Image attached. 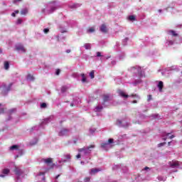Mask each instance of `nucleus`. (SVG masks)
Wrapping results in <instances>:
<instances>
[{
    "label": "nucleus",
    "mask_w": 182,
    "mask_h": 182,
    "mask_svg": "<svg viewBox=\"0 0 182 182\" xmlns=\"http://www.w3.org/2000/svg\"><path fill=\"white\" fill-rule=\"evenodd\" d=\"M59 8H62L60 5H58L55 1L48 4V9L46 10V14L49 15L50 14H53L56 9H59Z\"/></svg>",
    "instance_id": "f257e3e1"
},
{
    "label": "nucleus",
    "mask_w": 182,
    "mask_h": 182,
    "mask_svg": "<svg viewBox=\"0 0 182 182\" xmlns=\"http://www.w3.org/2000/svg\"><path fill=\"white\" fill-rule=\"evenodd\" d=\"M114 141V139H109L107 142H103L101 144V149H103V150H105L107 151L109 149H112L113 147L112 143Z\"/></svg>",
    "instance_id": "f03ea898"
},
{
    "label": "nucleus",
    "mask_w": 182,
    "mask_h": 182,
    "mask_svg": "<svg viewBox=\"0 0 182 182\" xmlns=\"http://www.w3.org/2000/svg\"><path fill=\"white\" fill-rule=\"evenodd\" d=\"M92 149H95V145H90V146H85L82 149H79V153H82L83 156L90 154L92 153Z\"/></svg>",
    "instance_id": "7ed1b4c3"
},
{
    "label": "nucleus",
    "mask_w": 182,
    "mask_h": 182,
    "mask_svg": "<svg viewBox=\"0 0 182 182\" xmlns=\"http://www.w3.org/2000/svg\"><path fill=\"white\" fill-rule=\"evenodd\" d=\"M13 83H10L8 86H6V83H3L1 86L2 89V95L3 96H6L8 95V92L11 91V87H12Z\"/></svg>",
    "instance_id": "20e7f679"
},
{
    "label": "nucleus",
    "mask_w": 182,
    "mask_h": 182,
    "mask_svg": "<svg viewBox=\"0 0 182 182\" xmlns=\"http://www.w3.org/2000/svg\"><path fill=\"white\" fill-rule=\"evenodd\" d=\"M14 173L16 176V179L19 180V178H21V176H23L25 172L23 171V170H22V168H21V167L15 166Z\"/></svg>",
    "instance_id": "39448f33"
},
{
    "label": "nucleus",
    "mask_w": 182,
    "mask_h": 182,
    "mask_svg": "<svg viewBox=\"0 0 182 182\" xmlns=\"http://www.w3.org/2000/svg\"><path fill=\"white\" fill-rule=\"evenodd\" d=\"M131 70L134 73H137L139 77H143V76H144V73L141 70V68L139 66L132 67Z\"/></svg>",
    "instance_id": "423d86ee"
},
{
    "label": "nucleus",
    "mask_w": 182,
    "mask_h": 182,
    "mask_svg": "<svg viewBox=\"0 0 182 182\" xmlns=\"http://www.w3.org/2000/svg\"><path fill=\"white\" fill-rule=\"evenodd\" d=\"M170 167H171V168H182L180 166H181L182 163L179 162L178 161H169L168 163Z\"/></svg>",
    "instance_id": "0eeeda50"
},
{
    "label": "nucleus",
    "mask_w": 182,
    "mask_h": 182,
    "mask_svg": "<svg viewBox=\"0 0 182 182\" xmlns=\"http://www.w3.org/2000/svg\"><path fill=\"white\" fill-rule=\"evenodd\" d=\"M116 124L119 127H127L129 126V122H127L126 119H117Z\"/></svg>",
    "instance_id": "6e6552de"
},
{
    "label": "nucleus",
    "mask_w": 182,
    "mask_h": 182,
    "mask_svg": "<svg viewBox=\"0 0 182 182\" xmlns=\"http://www.w3.org/2000/svg\"><path fill=\"white\" fill-rule=\"evenodd\" d=\"M15 49L20 53H25V52H26V49H25V47H23V45L22 44H16L15 46Z\"/></svg>",
    "instance_id": "1a4fd4ad"
},
{
    "label": "nucleus",
    "mask_w": 182,
    "mask_h": 182,
    "mask_svg": "<svg viewBox=\"0 0 182 182\" xmlns=\"http://www.w3.org/2000/svg\"><path fill=\"white\" fill-rule=\"evenodd\" d=\"M117 93L119 95V96H120V97H122V99H127L129 97H130V95H127V93H126V92L119 89L117 90Z\"/></svg>",
    "instance_id": "9d476101"
},
{
    "label": "nucleus",
    "mask_w": 182,
    "mask_h": 182,
    "mask_svg": "<svg viewBox=\"0 0 182 182\" xmlns=\"http://www.w3.org/2000/svg\"><path fill=\"white\" fill-rule=\"evenodd\" d=\"M80 76H81L82 79L81 81L82 83H87V79L86 78V75L84 73H82L80 75L77 74V73H75L73 74V77H79Z\"/></svg>",
    "instance_id": "9b49d317"
},
{
    "label": "nucleus",
    "mask_w": 182,
    "mask_h": 182,
    "mask_svg": "<svg viewBox=\"0 0 182 182\" xmlns=\"http://www.w3.org/2000/svg\"><path fill=\"white\" fill-rule=\"evenodd\" d=\"M70 132L68 129L63 128L58 133V136H68Z\"/></svg>",
    "instance_id": "f8f14e48"
},
{
    "label": "nucleus",
    "mask_w": 182,
    "mask_h": 182,
    "mask_svg": "<svg viewBox=\"0 0 182 182\" xmlns=\"http://www.w3.org/2000/svg\"><path fill=\"white\" fill-rule=\"evenodd\" d=\"M64 159H61V161H59L58 163L60 164V163H68L71 159L70 154H65L63 155Z\"/></svg>",
    "instance_id": "ddd939ff"
},
{
    "label": "nucleus",
    "mask_w": 182,
    "mask_h": 182,
    "mask_svg": "<svg viewBox=\"0 0 182 182\" xmlns=\"http://www.w3.org/2000/svg\"><path fill=\"white\" fill-rule=\"evenodd\" d=\"M52 119H53V117H49L48 118L43 119L40 124V127L44 126V124H48V123H50V122H52Z\"/></svg>",
    "instance_id": "4468645a"
},
{
    "label": "nucleus",
    "mask_w": 182,
    "mask_h": 182,
    "mask_svg": "<svg viewBox=\"0 0 182 182\" xmlns=\"http://www.w3.org/2000/svg\"><path fill=\"white\" fill-rule=\"evenodd\" d=\"M99 171H102V168H91L90 171V174L92 176V175L97 174V173H99Z\"/></svg>",
    "instance_id": "2eb2a0df"
},
{
    "label": "nucleus",
    "mask_w": 182,
    "mask_h": 182,
    "mask_svg": "<svg viewBox=\"0 0 182 182\" xmlns=\"http://www.w3.org/2000/svg\"><path fill=\"white\" fill-rule=\"evenodd\" d=\"M69 8H70L71 9H77V8H80V6H82V4H77V3H75V4H69Z\"/></svg>",
    "instance_id": "dca6fc26"
},
{
    "label": "nucleus",
    "mask_w": 182,
    "mask_h": 182,
    "mask_svg": "<svg viewBox=\"0 0 182 182\" xmlns=\"http://www.w3.org/2000/svg\"><path fill=\"white\" fill-rule=\"evenodd\" d=\"M100 31H101L102 33H107V27L105 24H102L100 28Z\"/></svg>",
    "instance_id": "f3484780"
},
{
    "label": "nucleus",
    "mask_w": 182,
    "mask_h": 182,
    "mask_svg": "<svg viewBox=\"0 0 182 182\" xmlns=\"http://www.w3.org/2000/svg\"><path fill=\"white\" fill-rule=\"evenodd\" d=\"M157 87L159 88V92H163V87H164V85L163 83V81H159Z\"/></svg>",
    "instance_id": "a211bd4d"
},
{
    "label": "nucleus",
    "mask_w": 182,
    "mask_h": 182,
    "mask_svg": "<svg viewBox=\"0 0 182 182\" xmlns=\"http://www.w3.org/2000/svg\"><path fill=\"white\" fill-rule=\"evenodd\" d=\"M167 33L171 35L172 36H178V33H176L173 30H168Z\"/></svg>",
    "instance_id": "6ab92c4d"
},
{
    "label": "nucleus",
    "mask_w": 182,
    "mask_h": 182,
    "mask_svg": "<svg viewBox=\"0 0 182 182\" xmlns=\"http://www.w3.org/2000/svg\"><path fill=\"white\" fill-rule=\"evenodd\" d=\"M170 134H171V133H164L162 134V138L163 140H164L165 141L167 140V137H168V136H170Z\"/></svg>",
    "instance_id": "aec40b11"
},
{
    "label": "nucleus",
    "mask_w": 182,
    "mask_h": 182,
    "mask_svg": "<svg viewBox=\"0 0 182 182\" xmlns=\"http://www.w3.org/2000/svg\"><path fill=\"white\" fill-rule=\"evenodd\" d=\"M129 97H134V99H137L138 100H140V96L136 94H132L129 95Z\"/></svg>",
    "instance_id": "412c9836"
},
{
    "label": "nucleus",
    "mask_w": 182,
    "mask_h": 182,
    "mask_svg": "<svg viewBox=\"0 0 182 182\" xmlns=\"http://www.w3.org/2000/svg\"><path fill=\"white\" fill-rule=\"evenodd\" d=\"M166 43L168 46H171L174 45V41H173L171 40H166Z\"/></svg>",
    "instance_id": "4be33fe9"
},
{
    "label": "nucleus",
    "mask_w": 182,
    "mask_h": 182,
    "mask_svg": "<svg viewBox=\"0 0 182 182\" xmlns=\"http://www.w3.org/2000/svg\"><path fill=\"white\" fill-rule=\"evenodd\" d=\"M128 19H129V21L134 22V21H136V16H134V15L129 16Z\"/></svg>",
    "instance_id": "5701e85b"
},
{
    "label": "nucleus",
    "mask_w": 182,
    "mask_h": 182,
    "mask_svg": "<svg viewBox=\"0 0 182 182\" xmlns=\"http://www.w3.org/2000/svg\"><path fill=\"white\" fill-rule=\"evenodd\" d=\"M68 89H69V87L66 86H63L61 87V93H66V92H68Z\"/></svg>",
    "instance_id": "b1692460"
},
{
    "label": "nucleus",
    "mask_w": 182,
    "mask_h": 182,
    "mask_svg": "<svg viewBox=\"0 0 182 182\" xmlns=\"http://www.w3.org/2000/svg\"><path fill=\"white\" fill-rule=\"evenodd\" d=\"M43 161H44V163H46V164H50L52 163V159L48 158L46 159H43Z\"/></svg>",
    "instance_id": "393cba45"
},
{
    "label": "nucleus",
    "mask_w": 182,
    "mask_h": 182,
    "mask_svg": "<svg viewBox=\"0 0 182 182\" xmlns=\"http://www.w3.org/2000/svg\"><path fill=\"white\" fill-rule=\"evenodd\" d=\"M27 80H29L30 82H33V80H35V77H33L31 75H28Z\"/></svg>",
    "instance_id": "a878e982"
},
{
    "label": "nucleus",
    "mask_w": 182,
    "mask_h": 182,
    "mask_svg": "<svg viewBox=\"0 0 182 182\" xmlns=\"http://www.w3.org/2000/svg\"><path fill=\"white\" fill-rule=\"evenodd\" d=\"M38 143V139L35 138L33 141L30 142L31 146H35Z\"/></svg>",
    "instance_id": "bb28decb"
},
{
    "label": "nucleus",
    "mask_w": 182,
    "mask_h": 182,
    "mask_svg": "<svg viewBox=\"0 0 182 182\" xmlns=\"http://www.w3.org/2000/svg\"><path fill=\"white\" fill-rule=\"evenodd\" d=\"M28 9H23L21 11V15H26V14H28Z\"/></svg>",
    "instance_id": "cd10ccee"
},
{
    "label": "nucleus",
    "mask_w": 182,
    "mask_h": 182,
    "mask_svg": "<svg viewBox=\"0 0 182 182\" xmlns=\"http://www.w3.org/2000/svg\"><path fill=\"white\" fill-rule=\"evenodd\" d=\"M4 69L6 70H8V69H9V62L8 61L4 62Z\"/></svg>",
    "instance_id": "c85d7f7f"
},
{
    "label": "nucleus",
    "mask_w": 182,
    "mask_h": 182,
    "mask_svg": "<svg viewBox=\"0 0 182 182\" xmlns=\"http://www.w3.org/2000/svg\"><path fill=\"white\" fill-rule=\"evenodd\" d=\"M84 48L87 50H90L92 49V46H90V43H85L84 45Z\"/></svg>",
    "instance_id": "c756f323"
},
{
    "label": "nucleus",
    "mask_w": 182,
    "mask_h": 182,
    "mask_svg": "<svg viewBox=\"0 0 182 182\" xmlns=\"http://www.w3.org/2000/svg\"><path fill=\"white\" fill-rule=\"evenodd\" d=\"M18 155L16 156V159H18V157H19L20 156H22V154H23V150H18Z\"/></svg>",
    "instance_id": "7c9ffc66"
},
{
    "label": "nucleus",
    "mask_w": 182,
    "mask_h": 182,
    "mask_svg": "<svg viewBox=\"0 0 182 182\" xmlns=\"http://www.w3.org/2000/svg\"><path fill=\"white\" fill-rule=\"evenodd\" d=\"M97 58H101L100 60H103V55H102V53L97 52Z\"/></svg>",
    "instance_id": "2f4dec72"
},
{
    "label": "nucleus",
    "mask_w": 182,
    "mask_h": 182,
    "mask_svg": "<svg viewBox=\"0 0 182 182\" xmlns=\"http://www.w3.org/2000/svg\"><path fill=\"white\" fill-rule=\"evenodd\" d=\"M149 117H151L152 119H158L159 118V114H152L149 116Z\"/></svg>",
    "instance_id": "473e14b6"
},
{
    "label": "nucleus",
    "mask_w": 182,
    "mask_h": 182,
    "mask_svg": "<svg viewBox=\"0 0 182 182\" xmlns=\"http://www.w3.org/2000/svg\"><path fill=\"white\" fill-rule=\"evenodd\" d=\"M2 173H3V174H5L6 176H8V174H9V169L5 168V169L3 170Z\"/></svg>",
    "instance_id": "72a5a7b5"
},
{
    "label": "nucleus",
    "mask_w": 182,
    "mask_h": 182,
    "mask_svg": "<svg viewBox=\"0 0 182 182\" xmlns=\"http://www.w3.org/2000/svg\"><path fill=\"white\" fill-rule=\"evenodd\" d=\"M102 109H103L102 106H97L95 108V112H101Z\"/></svg>",
    "instance_id": "f704fd0d"
},
{
    "label": "nucleus",
    "mask_w": 182,
    "mask_h": 182,
    "mask_svg": "<svg viewBox=\"0 0 182 182\" xmlns=\"http://www.w3.org/2000/svg\"><path fill=\"white\" fill-rule=\"evenodd\" d=\"M19 146L18 145H13L10 147V150H18Z\"/></svg>",
    "instance_id": "c9c22d12"
},
{
    "label": "nucleus",
    "mask_w": 182,
    "mask_h": 182,
    "mask_svg": "<svg viewBox=\"0 0 182 182\" xmlns=\"http://www.w3.org/2000/svg\"><path fill=\"white\" fill-rule=\"evenodd\" d=\"M109 95H104L103 100L104 102H109Z\"/></svg>",
    "instance_id": "e433bc0d"
},
{
    "label": "nucleus",
    "mask_w": 182,
    "mask_h": 182,
    "mask_svg": "<svg viewBox=\"0 0 182 182\" xmlns=\"http://www.w3.org/2000/svg\"><path fill=\"white\" fill-rule=\"evenodd\" d=\"M90 76L91 79H95V70H92L90 73Z\"/></svg>",
    "instance_id": "4c0bfd02"
},
{
    "label": "nucleus",
    "mask_w": 182,
    "mask_h": 182,
    "mask_svg": "<svg viewBox=\"0 0 182 182\" xmlns=\"http://www.w3.org/2000/svg\"><path fill=\"white\" fill-rule=\"evenodd\" d=\"M87 33H93L95 32V28H90L87 31Z\"/></svg>",
    "instance_id": "58836bf2"
},
{
    "label": "nucleus",
    "mask_w": 182,
    "mask_h": 182,
    "mask_svg": "<svg viewBox=\"0 0 182 182\" xmlns=\"http://www.w3.org/2000/svg\"><path fill=\"white\" fill-rule=\"evenodd\" d=\"M41 109H46V107H47L46 103H45V102L41 103Z\"/></svg>",
    "instance_id": "ea45409f"
},
{
    "label": "nucleus",
    "mask_w": 182,
    "mask_h": 182,
    "mask_svg": "<svg viewBox=\"0 0 182 182\" xmlns=\"http://www.w3.org/2000/svg\"><path fill=\"white\" fill-rule=\"evenodd\" d=\"M15 112H16V108H13V109L9 110V114H12V113H15Z\"/></svg>",
    "instance_id": "a19ab883"
},
{
    "label": "nucleus",
    "mask_w": 182,
    "mask_h": 182,
    "mask_svg": "<svg viewBox=\"0 0 182 182\" xmlns=\"http://www.w3.org/2000/svg\"><path fill=\"white\" fill-rule=\"evenodd\" d=\"M21 23H22V19L18 18V20L16 21V24L17 25H21Z\"/></svg>",
    "instance_id": "79ce46f5"
},
{
    "label": "nucleus",
    "mask_w": 182,
    "mask_h": 182,
    "mask_svg": "<svg viewBox=\"0 0 182 182\" xmlns=\"http://www.w3.org/2000/svg\"><path fill=\"white\" fill-rule=\"evenodd\" d=\"M163 146H166V142L160 143L158 144V147H163Z\"/></svg>",
    "instance_id": "37998d69"
},
{
    "label": "nucleus",
    "mask_w": 182,
    "mask_h": 182,
    "mask_svg": "<svg viewBox=\"0 0 182 182\" xmlns=\"http://www.w3.org/2000/svg\"><path fill=\"white\" fill-rule=\"evenodd\" d=\"M96 132V129H90V133H91V134H93V133H95Z\"/></svg>",
    "instance_id": "c03bdc74"
},
{
    "label": "nucleus",
    "mask_w": 182,
    "mask_h": 182,
    "mask_svg": "<svg viewBox=\"0 0 182 182\" xmlns=\"http://www.w3.org/2000/svg\"><path fill=\"white\" fill-rule=\"evenodd\" d=\"M43 32L44 33H49V28H44Z\"/></svg>",
    "instance_id": "a18cd8bd"
},
{
    "label": "nucleus",
    "mask_w": 182,
    "mask_h": 182,
    "mask_svg": "<svg viewBox=\"0 0 182 182\" xmlns=\"http://www.w3.org/2000/svg\"><path fill=\"white\" fill-rule=\"evenodd\" d=\"M55 75H60V69L56 70Z\"/></svg>",
    "instance_id": "49530a36"
},
{
    "label": "nucleus",
    "mask_w": 182,
    "mask_h": 182,
    "mask_svg": "<svg viewBox=\"0 0 182 182\" xmlns=\"http://www.w3.org/2000/svg\"><path fill=\"white\" fill-rule=\"evenodd\" d=\"M139 83H141V80H135L134 85H139Z\"/></svg>",
    "instance_id": "de8ad7c7"
},
{
    "label": "nucleus",
    "mask_w": 182,
    "mask_h": 182,
    "mask_svg": "<svg viewBox=\"0 0 182 182\" xmlns=\"http://www.w3.org/2000/svg\"><path fill=\"white\" fill-rule=\"evenodd\" d=\"M32 130H39V126H36L32 128Z\"/></svg>",
    "instance_id": "09e8293b"
},
{
    "label": "nucleus",
    "mask_w": 182,
    "mask_h": 182,
    "mask_svg": "<svg viewBox=\"0 0 182 182\" xmlns=\"http://www.w3.org/2000/svg\"><path fill=\"white\" fill-rule=\"evenodd\" d=\"M153 98L151 97V95H148V100L147 102H150V100H151Z\"/></svg>",
    "instance_id": "8fccbe9b"
},
{
    "label": "nucleus",
    "mask_w": 182,
    "mask_h": 182,
    "mask_svg": "<svg viewBox=\"0 0 182 182\" xmlns=\"http://www.w3.org/2000/svg\"><path fill=\"white\" fill-rule=\"evenodd\" d=\"M84 181H85V182H90V178H89V177L85 178L84 179Z\"/></svg>",
    "instance_id": "3c124183"
},
{
    "label": "nucleus",
    "mask_w": 182,
    "mask_h": 182,
    "mask_svg": "<svg viewBox=\"0 0 182 182\" xmlns=\"http://www.w3.org/2000/svg\"><path fill=\"white\" fill-rule=\"evenodd\" d=\"M111 64H112L113 66H114V65H116V60H112V61L111 62Z\"/></svg>",
    "instance_id": "603ef678"
},
{
    "label": "nucleus",
    "mask_w": 182,
    "mask_h": 182,
    "mask_svg": "<svg viewBox=\"0 0 182 182\" xmlns=\"http://www.w3.org/2000/svg\"><path fill=\"white\" fill-rule=\"evenodd\" d=\"M80 157H82V155L80 154H78L77 156H76V158L77 159H80Z\"/></svg>",
    "instance_id": "864d4df0"
},
{
    "label": "nucleus",
    "mask_w": 182,
    "mask_h": 182,
    "mask_svg": "<svg viewBox=\"0 0 182 182\" xmlns=\"http://www.w3.org/2000/svg\"><path fill=\"white\" fill-rule=\"evenodd\" d=\"M22 0H14V4H16L17 2H21Z\"/></svg>",
    "instance_id": "5fc2aeb1"
},
{
    "label": "nucleus",
    "mask_w": 182,
    "mask_h": 182,
    "mask_svg": "<svg viewBox=\"0 0 182 182\" xmlns=\"http://www.w3.org/2000/svg\"><path fill=\"white\" fill-rule=\"evenodd\" d=\"M4 113V108H1L0 109V114Z\"/></svg>",
    "instance_id": "6e6d98bb"
},
{
    "label": "nucleus",
    "mask_w": 182,
    "mask_h": 182,
    "mask_svg": "<svg viewBox=\"0 0 182 182\" xmlns=\"http://www.w3.org/2000/svg\"><path fill=\"white\" fill-rule=\"evenodd\" d=\"M5 176H6V174H0V177H2L3 178L5 177Z\"/></svg>",
    "instance_id": "4d7b16f0"
},
{
    "label": "nucleus",
    "mask_w": 182,
    "mask_h": 182,
    "mask_svg": "<svg viewBox=\"0 0 182 182\" xmlns=\"http://www.w3.org/2000/svg\"><path fill=\"white\" fill-rule=\"evenodd\" d=\"M175 136L174 135H171L170 136H168V139H174Z\"/></svg>",
    "instance_id": "13d9d810"
},
{
    "label": "nucleus",
    "mask_w": 182,
    "mask_h": 182,
    "mask_svg": "<svg viewBox=\"0 0 182 182\" xmlns=\"http://www.w3.org/2000/svg\"><path fill=\"white\" fill-rule=\"evenodd\" d=\"M59 177H60V174H58V176H55V180H58V178H59Z\"/></svg>",
    "instance_id": "bf43d9fd"
},
{
    "label": "nucleus",
    "mask_w": 182,
    "mask_h": 182,
    "mask_svg": "<svg viewBox=\"0 0 182 182\" xmlns=\"http://www.w3.org/2000/svg\"><path fill=\"white\" fill-rule=\"evenodd\" d=\"M11 16L15 17V16H16V14L15 13H12V14H11Z\"/></svg>",
    "instance_id": "052dcab7"
},
{
    "label": "nucleus",
    "mask_w": 182,
    "mask_h": 182,
    "mask_svg": "<svg viewBox=\"0 0 182 182\" xmlns=\"http://www.w3.org/2000/svg\"><path fill=\"white\" fill-rule=\"evenodd\" d=\"M127 41H129V38H126L124 40V42H127Z\"/></svg>",
    "instance_id": "680f3d73"
},
{
    "label": "nucleus",
    "mask_w": 182,
    "mask_h": 182,
    "mask_svg": "<svg viewBox=\"0 0 182 182\" xmlns=\"http://www.w3.org/2000/svg\"><path fill=\"white\" fill-rule=\"evenodd\" d=\"M55 166H56V164H53L52 166H51V168H53V167H54Z\"/></svg>",
    "instance_id": "e2e57ef3"
},
{
    "label": "nucleus",
    "mask_w": 182,
    "mask_h": 182,
    "mask_svg": "<svg viewBox=\"0 0 182 182\" xmlns=\"http://www.w3.org/2000/svg\"><path fill=\"white\" fill-rule=\"evenodd\" d=\"M66 53H70V50H67Z\"/></svg>",
    "instance_id": "0e129e2a"
},
{
    "label": "nucleus",
    "mask_w": 182,
    "mask_h": 182,
    "mask_svg": "<svg viewBox=\"0 0 182 182\" xmlns=\"http://www.w3.org/2000/svg\"><path fill=\"white\" fill-rule=\"evenodd\" d=\"M14 12L15 14H18L19 12V10H16Z\"/></svg>",
    "instance_id": "69168bd1"
},
{
    "label": "nucleus",
    "mask_w": 182,
    "mask_h": 182,
    "mask_svg": "<svg viewBox=\"0 0 182 182\" xmlns=\"http://www.w3.org/2000/svg\"><path fill=\"white\" fill-rule=\"evenodd\" d=\"M45 9H42V11H41V12L43 13V14H45Z\"/></svg>",
    "instance_id": "338daca9"
},
{
    "label": "nucleus",
    "mask_w": 182,
    "mask_h": 182,
    "mask_svg": "<svg viewBox=\"0 0 182 182\" xmlns=\"http://www.w3.org/2000/svg\"><path fill=\"white\" fill-rule=\"evenodd\" d=\"M132 103H137V100L132 101Z\"/></svg>",
    "instance_id": "774afa93"
}]
</instances>
